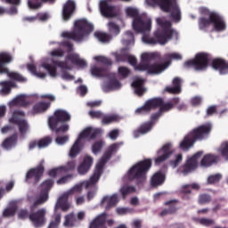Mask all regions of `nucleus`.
<instances>
[{
    "mask_svg": "<svg viewBox=\"0 0 228 228\" xmlns=\"http://www.w3.org/2000/svg\"><path fill=\"white\" fill-rule=\"evenodd\" d=\"M195 142H197L193 136L191 135V132L185 137L180 143V149L182 151H190L193 145H195Z\"/></svg>",
    "mask_w": 228,
    "mask_h": 228,
    "instance_id": "obj_28",
    "label": "nucleus"
},
{
    "mask_svg": "<svg viewBox=\"0 0 228 228\" xmlns=\"http://www.w3.org/2000/svg\"><path fill=\"white\" fill-rule=\"evenodd\" d=\"M106 218L108 214L106 212L98 215L89 224V228H108L106 226Z\"/></svg>",
    "mask_w": 228,
    "mask_h": 228,
    "instance_id": "obj_23",
    "label": "nucleus"
},
{
    "mask_svg": "<svg viewBox=\"0 0 228 228\" xmlns=\"http://www.w3.org/2000/svg\"><path fill=\"white\" fill-rule=\"evenodd\" d=\"M174 151L172 150V143L170 142H167L166 144H164L162 146V148L160 150L158 151V154L159 156V154H167V157L170 158V156H172Z\"/></svg>",
    "mask_w": 228,
    "mask_h": 228,
    "instance_id": "obj_46",
    "label": "nucleus"
},
{
    "mask_svg": "<svg viewBox=\"0 0 228 228\" xmlns=\"http://www.w3.org/2000/svg\"><path fill=\"white\" fill-rule=\"evenodd\" d=\"M152 167V159H145L135 163L127 172L129 181H135L137 186H143L147 181V174Z\"/></svg>",
    "mask_w": 228,
    "mask_h": 228,
    "instance_id": "obj_4",
    "label": "nucleus"
},
{
    "mask_svg": "<svg viewBox=\"0 0 228 228\" xmlns=\"http://www.w3.org/2000/svg\"><path fill=\"white\" fill-rule=\"evenodd\" d=\"M152 127L154 126L152 125V122H145L142 123L136 130L133 132V134L135 138H140L141 134H147V133H150V131H152Z\"/></svg>",
    "mask_w": 228,
    "mask_h": 228,
    "instance_id": "obj_26",
    "label": "nucleus"
},
{
    "mask_svg": "<svg viewBox=\"0 0 228 228\" xmlns=\"http://www.w3.org/2000/svg\"><path fill=\"white\" fill-rule=\"evenodd\" d=\"M70 114L67 110H56L53 116L48 118V126L52 131L58 127L59 124L70 122Z\"/></svg>",
    "mask_w": 228,
    "mask_h": 228,
    "instance_id": "obj_12",
    "label": "nucleus"
},
{
    "mask_svg": "<svg viewBox=\"0 0 228 228\" xmlns=\"http://www.w3.org/2000/svg\"><path fill=\"white\" fill-rule=\"evenodd\" d=\"M211 131H213V124L206 123L195 127L190 133L196 142H203V140L209 138Z\"/></svg>",
    "mask_w": 228,
    "mask_h": 228,
    "instance_id": "obj_13",
    "label": "nucleus"
},
{
    "mask_svg": "<svg viewBox=\"0 0 228 228\" xmlns=\"http://www.w3.org/2000/svg\"><path fill=\"white\" fill-rule=\"evenodd\" d=\"M102 132V130H101V128H94L92 126L84 129L69 150V158L74 159V158H77L81 153V140L85 138H88V140H95L97 136H101Z\"/></svg>",
    "mask_w": 228,
    "mask_h": 228,
    "instance_id": "obj_6",
    "label": "nucleus"
},
{
    "mask_svg": "<svg viewBox=\"0 0 228 228\" xmlns=\"http://www.w3.org/2000/svg\"><path fill=\"white\" fill-rule=\"evenodd\" d=\"M91 74L92 76H94L95 77H108V69L105 68H99L97 66H94L91 68Z\"/></svg>",
    "mask_w": 228,
    "mask_h": 228,
    "instance_id": "obj_36",
    "label": "nucleus"
},
{
    "mask_svg": "<svg viewBox=\"0 0 228 228\" xmlns=\"http://www.w3.org/2000/svg\"><path fill=\"white\" fill-rule=\"evenodd\" d=\"M220 179H222L221 174L211 175L208 178V184H216V183H220Z\"/></svg>",
    "mask_w": 228,
    "mask_h": 228,
    "instance_id": "obj_63",
    "label": "nucleus"
},
{
    "mask_svg": "<svg viewBox=\"0 0 228 228\" xmlns=\"http://www.w3.org/2000/svg\"><path fill=\"white\" fill-rule=\"evenodd\" d=\"M94 31V25L86 20H77L75 21V28L72 32H62L63 38L74 40V42H83V38Z\"/></svg>",
    "mask_w": 228,
    "mask_h": 228,
    "instance_id": "obj_5",
    "label": "nucleus"
},
{
    "mask_svg": "<svg viewBox=\"0 0 228 228\" xmlns=\"http://www.w3.org/2000/svg\"><path fill=\"white\" fill-rule=\"evenodd\" d=\"M108 26H109V31L112 35L117 36L118 35V33H120V27H118V25H117L115 22L110 21L108 23Z\"/></svg>",
    "mask_w": 228,
    "mask_h": 228,
    "instance_id": "obj_60",
    "label": "nucleus"
},
{
    "mask_svg": "<svg viewBox=\"0 0 228 228\" xmlns=\"http://www.w3.org/2000/svg\"><path fill=\"white\" fill-rule=\"evenodd\" d=\"M76 222H77L76 215H74V213H71L65 216L64 225L65 227H74Z\"/></svg>",
    "mask_w": 228,
    "mask_h": 228,
    "instance_id": "obj_47",
    "label": "nucleus"
},
{
    "mask_svg": "<svg viewBox=\"0 0 228 228\" xmlns=\"http://www.w3.org/2000/svg\"><path fill=\"white\" fill-rule=\"evenodd\" d=\"M163 183H165V174H163L161 171L155 173L151 179V184L153 188L161 186Z\"/></svg>",
    "mask_w": 228,
    "mask_h": 228,
    "instance_id": "obj_31",
    "label": "nucleus"
},
{
    "mask_svg": "<svg viewBox=\"0 0 228 228\" xmlns=\"http://www.w3.org/2000/svg\"><path fill=\"white\" fill-rule=\"evenodd\" d=\"M17 133H14L12 135L6 138L3 142L4 149H12L14 143H17Z\"/></svg>",
    "mask_w": 228,
    "mask_h": 228,
    "instance_id": "obj_40",
    "label": "nucleus"
},
{
    "mask_svg": "<svg viewBox=\"0 0 228 228\" xmlns=\"http://www.w3.org/2000/svg\"><path fill=\"white\" fill-rule=\"evenodd\" d=\"M102 147H104L103 141H97L92 146V151L94 154H99L101 151H102Z\"/></svg>",
    "mask_w": 228,
    "mask_h": 228,
    "instance_id": "obj_61",
    "label": "nucleus"
},
{
    "mask_svg": "<svg viewBox=\"0 0 228 228\" xmlns=\"http://www.w3.org/2000/svg\"><path fill=\"white\" fill-rule=\"evenodd\" d=\"M128 56L127 49H122L120 53L116 54V61H127Z\"/></svg>",
    "mask_w": 228,
    "mask_h": 228,
    "instance_id": "obj_59",
    "label": "nucleus"
},
{
    "mask_svg": "<svg viewBox=\"0 0 228 228\" xmlns=\"http://www.w3.org/2000/svg\"><path fill=\"white\" fill-rule=\"evenodd\" d=\"M172 83H173V86H167L166 92H167L168 94H181V78L176 77L173 79Z\"/></svg>",
    "mask_w": 228,
    "mask_h": 228,
    "instance_id": "obj_32",
    "label": "nucleus"
},
{
    "mask_svg": "<svg viewBox=\"0 0 228 228\" xmlns=\"http://www.w3.org/2000/svg\"><path fill=\"white\" fill-rule=\"evenodd\" d=\"M218 162V156L213 154H207L201 159V167H211L214 163Z\"/></svg>",
    "mask_w": 228,
    "mask_h": 228,
    "instance_id": "obj_33",
    "label": "nucleus"
},
{
    "mask_svg": "<svg viewBox=\"0 0 228 228\" xmlns=\"http://www.w3.org/2000/svg\"><path fill=\"white\" fill-rule=\"evenodd\" d=\"M167 69H168V63L154 62L151 64V62H149L148 74H151V75L161 74V72L167 70Z\"/></svg>",
    "mask_w": 228,
    "mask_h": 228,
    "instance_id": "obj_24",
    "label": "nucleus"
},
{
    "mask_svg": "<svg viewBox=\"0 0 228 228\" xmlns=\"http://www.w3.org/2000/svg\"><path fill=\"white\" fill-rule=\"evenodd\" d=\"M45 160H41L36 167L30 168L26 174L25 183L28 184H38L44 175V172H45Z\"/></svg>",
    "mask_w": 228,
    "mask_h": 228,
    "instance_id": "obj_11",
    "label": "nucleus"
},
{
    "mask_svg": "<svg viewBox=\"0 0 228 228\" xmlns=\"http://www.w3.org/2000/svg\"><path fill=\"white\" fill-rule=\"evenodd\" d=\"M69 60L66 59V61H56L53 60L52 63L53 65H55L56 67H59V69H61L62 70H72V68L69 65Z\"/></svg>",
    "mask_w": 228,
    "mask_h": 228,
    "instance_id": "obj_44",
    "label": "nucleus"
},
{
    "mask_svg": "<svg viewBox=\"0 0 228 228\" xmlns=\"http://www.w3.org/2000/svg\"><path fill=\"white\" fill-rule=\"evenodd\" d=\"M92 165H94V158L89 155L85 156L82 163H80L77 167L78 174L80 175H86V174H88V172H90Z\"/></svg>",
    "mask_w": 228,
    "mask_h": 228,
    "instance_id": "obj_20",
    "label": "nucleus"
},
{
    "mask_svg": "<svg viewBox=\"0 0 228 228\" xmlns=\"http://www.w3.org/2000/svg\"><path fill=\"white\" fill-rule=\"evenodd\" d=\"M95 38H97L100 42H108L110 40V35L103 32H95L94 33Z\"/></svg>",
    "mask_w": 228,
    "mask_h": 228,
    "instance_id": "obj_62",
    "label": "nucleus"
},
{
    "mask_svg": "<svg viewBox=\"0 0 228 228\" xmlns=\"http://www.w3.org/2000/svg\"><path fill=\"white\" fill-rule=\"evenodd\" d=\"M202 154L204 151H198L191 157L188 158L185 163L180 167L181 174L184 175H188V174H191L194 170H197V167H199V160L202 158Z\"/></svg>",
    "mask_w": 228,
    "mask_h": 228,
    "instance_id": "obj_14",
    "label": "nucleus"
},
{
    "mask_svg": "<svg viewBox=\"0 0 228 228\" xmlns=\"http://www.w3.org/2000/svg\"><path fill=\"white\" fill-rule=\"evenodd\" d=\"M126 15L134 17L133 28L136 33H142V42L144 44H148L149 45H156V44L165 45V44H167L168 40H172L174 35H175V30L172 28V22L158 18L157 24L160 28L154 32V37H151L147 33H149L151 28H152V20L138 16V10L133 7L126 9Z\"/></svg>",
    "mask_w": 228,
    "mask_h": 228,
    "instance_id": "obj_1",
    "label": "nucleus"
},
{
    "mask_svg": "<svg viewBox=\"0 0 228 228\" xmlns=\"http://www.w3.org/2000/svg\"><path fill=\"white\" fill-rule=\"evenodd\" d=\"M45 215L46 211L45 208H40L37 212L31 213L29 215V220L35 227H42L45 224Z\"/></svg>",
    "mask_w": 228,
    "mask_h": 228,
    "instance_id": "obj_17",
    "label": "nucleus"
},
{
    "mask_svg": "<svg viewBox=\"0 0 228 228\" xmlns=\"http://www.w3.org/2000/svg\"><path fill=\"white\" fill-rule=\"evenodd\" d=\"M183 65L186 69L192 68L198 71L206 70L209 65V53H197L194 59L186 61Z\"/></svg>",
    "mask_w": 228,
    "mask_h": 228,
    "instance_id": "obj_8",
    "label": "nucleus"
},
{
    "mask_svg": "<svg viewBox=\"0 0 228 228\" xmlns=\"http://www.w3.org/2000/svg\"><path fill=\"white\" fill-rule=\"evenodd\" d=\"M0 85L2 86V93L4 94V95H8V94L12 92V88L15 86V83L12 81H2Z\"/></svg>",
    "mask_w": 228,
    "mask_h": 228,
    "instance_id": "obj_42",
    "label": "nucleus"
},
{
    "mask_svg": "<svg viewBox=\"0 0 228 228\" xmlns=\"http://www.w3.org/2000/svg\"><path fill=\"white\" fill-rule=\"evenodd\" d=\"M12 106H21V108H26V106L29 105V102L26 101V96L24 94H20L17 96L12 102Z\"/></svg>",
    "mask_w": 228,
    "mask_h": 228,
    "instance_id": "obj_37",
    "label": "nucleus"
},
{
    "mask_svg": "<svg viewBox=\"0 0 228 228\" xmlns=\"http://www.w3.org/2000/svg\"><path fill=\"white\" fill-rule=\"evenodd\" d=\"M100 12L102 15L107 19L117 17L116 7L110 4L106 0H102L100 2Z\"/></svg>",
    "mask_w": 228,
    "mask_h": 228,
    "instance_id": "obj_18",
    "label": "nucleus"
},
{
    "mask_svg": "<svg viewBox=\"0 0 228 228\" xmlns=\"http://www.w3.org/2000/svg\"><path fill=\"white\" fill-rule=\"evenodd\" d=\"M107 77H109V88H120V82L117 79L115 73H108Z\"/></svg>",
    "mask_w": 228,
    "mask_h": 228,
    "instance_id": "obj_39",
    "label": "nucleus"
},
{
    "mask_svg": "<svg viewBox=\"0 0 228 228\" xmlns=\"http://www.w3.org/2000/svg\"><path fill=\"white\" fill-rule=\"evenodd\" d=\"M61 222V214L56 213L53 215V219L50 222L48 228H58Z\"/></svg>",
    "mask_w": 228,
    "mask_h": 228,
    "instance_id": "obj_52",
    "label": "nucleus"
},
{
    "mask_svg": "<svg viewBox=\"0 0 228 228\" xmlns=\"http://www.w3.org/2000/svg\"><path fill=\"white\" fill-rule=\"evenodd\" d=\"M179 102H181L179 97H175L166 103L163 98H153L148 100L142 107L138 108L135 113L137 115H147V113H151V110H156V108H159L161 113H167V111L174 110V107L177 106Z\"/></svg>",
    "mask_w": 228,
    "mask_h": 228,
    "instance_id": "obj_3",
    "label": "nucleus"
},
{
    "mask_svg": "<svg viewBox=\"0 0 228 228\" xmlns=\"http://www.w3.org/2000/svg\"><path fill=\"white\" fill-rule=\"evenodd\" d=\"M38 142V149H45V147H49L51 143H53V138L51 136H45L42 139L37 140Z\"/></svg>",
    "mask_w": 228,
    "mask_h": 228,
    "instance_id": "obj_48",
    "label": "nucleus"
},
{
    "mask_svg": "<svg viewBox=\"0 0 228 228\" xmlns=\"http://www.w3.org/2000/svg\"><path fill=\"white\" fill-rule=\"evenodd\" d=\"M66 60H69V61H71V63H73L74 65H77V67H82V69H85V67H86V61L79 58V55L77 54H69L66 57Z\"/></svg>",
    "mask_w": 228,
    "mask_h": 228,
    "instance_id": "obj_34",
    "label": "nucleus"
},
{
    "mask_svg": "<svg viewBox=\"0 0 228 228\" xmlns=\"http://www.w3.org/2000/svg\"><path fill=\"white\" fill-rule=\"evenodd\" d=\"M158 58V53H144L141 55V63L135 66V70H139L140 72H145L149 74V63L152 61V60H156Z\"/></svg>",
    "mask_w": 228,
    "mask_h": 228,
    "instance_id": "obj_15",
    "label": "nucleus"
},
{
    "mask_svg": "<svg viewBox=\"0 0 228 228\" xmlns=\"http://www.w3.org/2000/svg\"><path fill=\"white\" fill-rule=\"evenodd\" d=\"M42 0H28V6L30 10H38L42 8Z\"/></svg>",
    "mask_w": 228,
    "mask_h": 228,
    "instance_id": "obj_58",
    "label": "nucleus"
},
{
    "mask_svg": "<svg viewBox=\"0 0 228 228\" xmlns=\"http://www.w3.org/2000/svg\"><path fill=\"white\" fill-rule=\"evenodd\" d=\"M118 149V144L113 143L110 146L108 147L107 151L103 153L102 157L100 159V160L97 162L94 172L92 175V176L89 178V180L84 182L85 188L86 190H90V188H93V190L89 191L87 192V200L90 202L92 199L95 197V194L97 193V183H99V179H101V175L104 174V167L106 165V162L111 159V156L117 152V150Z\"/></svg>",
    "mask_w": 228,
    "mask_h": 228,
    "instance_id": "obj_2",
    "label": "nucleus"
},
{
    "mask_svg": "<svg viewBox=\"0 0 228 228\" xmlns=\"http://www.w3.org/2000/svg\"><path fill=\"white\" fill-rule=\"evenodd\" d=\"M54 185V180L53 179H47L45 180L41 183V193H46V195H49V191H51V188Z\"/></svg>",
    "mask_w": 228,
    "mask_h": 228,
    "instance_id": "obj_38",
    "label": "nucleus"
},
{
    "mask_svg": "<svg viewBox=\"0 0 228 228\" xmlns=\"http://www.w3.org/2000/svg\"><path fill=\"white\" fill-rule=\"evenodd\" d=\"M12 61H13V56H12V53L8 52L0 53V74H7L10 79H13L19 83H26L27 79L26 77H22V75L17 72H10L7 65H10Z\"/></svg>",
    "mask_w": 228,
    "mask_h": 228,
    "instance_id": "obj_7",
    "label": "nucleus"
},
{
    "mask_svg": "<svg viewBox=\"0 0 228 228\" xmlns=\"http://www.w3.org/2000/svg\"><path fill=\"white\" fill-rule=\"evenodd\" d=\"M48 175L50 177H58V175H63V170L61 167L51 169L48 171Z\"/></svg>",
    "mask_w": 228,
    "mask_h": 228,
    "instance_id": "obj_64",
    "label": "nucleus"
},
{
    "mask_svg": "<svg viewBox=\"0 0 228 228\" xmlns=\"http://www.w3.org/2000/svg\"><path fill=\"white\" fill-rule=\"evenodd\" d=\"M213 22H211V20L206 17H201L199 19V28L201 30L207 29V28H209Z\"/></svg>",
    "mask_w": 228,
    "mask_h": 228,
    "instance_id": "obj_50",
    "label": "nucleus"
},
{
    "mask_svg": "<svg viewBox=\"0 0 228 228\" xmlns=\"http://www.w3.org/2000/svg\"><path fill=\"white\" fill-rule=\"evenodd\" d=\"M42 67L43 69H45V70H47L51 77H56V76H58V69L56 68V65L50 63H43Z\"/></svg>",
    "mask_w": 228,
    "mask_h": 228,
    "instance_id": "obj_41",
    "label": "nucleus"
},
{
    "mask_svg": "<svg viewBox=\"0 0 228 228\" xmlns=\"http://www.w3.org/2000/svg\"><path fill=\"white\" fill-rule=\"evenodd\" d=\"M119 118L117 115H103L102 119V124L103 126H110V124H113V122H118Z\"/></svg>",
    "mask_w": 228,
    "mask_h": 228,
    "instance_id": "obj_43",
    "label": "nucleus"
},
{
    "mask_svg": "<svg viewBox=\"0 0 228 228\" xmlns=\"http://www.w3.org/2000/svg\"><path fill=\"white\" fill-rule=\"evenodd\" d=\"M76 13V2L74 0H68L62 6V19L65 22L72 19V15Z\"/></svg>",
    "mask_w": 228,
    "mask_h": 228,
    "instance_id": "obj_16",
    "label": "nucleus"
},
{
    "mask_svg": "<svg viewBox=\"0 0 228 228\" xmlns=\"http://www.w3.org/2000/svg\"><path fill=\"white\" fill-rule=\"evenodd\" d=\"M211 202V195L209 194H200L198 198V204H200V206H204L206 204H209Z\"/></svg>",
    "mask_w": 228,
    "mask_h": 228,
    "instance_id": "obj_57",
    "label": "nucleus"
},
{
    "mask_svg": "<svg viewBox=\"0 0 228 228\" xmlns=\"http://www.w3.org/2000/svg\"><path fill=\"white\" fill-rule=\"evenodd\" d=\"M191 190H200V185L198 183H192L182 186L180 193L183 200H190V199H191Z\"/></svg>",
    "mask_w": 228,
    "mask_h": 228,
    "instance_id": "obj_21",
    "label": "nucleus"
},
{
    "mask_svg": "<svg viewBox=\"0 0 228 228\" xmlns=\"http://www.w3.org/2000/svg\"><path fill=\"white\" fill-rule=\"evenodd\" d=\"M200 12L202 15H208L210 19L212 24H214V29L217 32L225 31L227 29V25L225 24V20L224 17L220 15V13L216 12H211L206 7H201Z\"/></svg>",
    "mask_w": 228,
    "mask_h": 228,
    "instance_id": "obj_9",
    "label": "nucleus"
},
{
    "mask_svg": "<svg viewBox=\"0 0 228 228\" xmlns=\"http://www.w3.org/2000/svg\"><path fill=\"white\" fill-rule=\"evenodd\" d=\"M211 67L222 75L228 73V61L225 59L215 58L211 62Z\"/></svg>",
    "mask_w": 228,
    "mask_h": 228,
    "instance_id": "obj_19",
    "label": "nucleus"
},
{
    "mask_svg": "<svg viewBox=\"0 0 228 228\" xmlns=\"http://www.w3.org/2000/svg\"><path fill=\"white\" fill-rule=\"evenodd\" d=\"M174 1L175 0H150L151 4H157L162 12H170Z\"/></svg>",
    "mask_w": 228,
    "mask_h": 228,
    "instance_id": "obj_29",
    "label": "nucleus"
},
{
    "mask_svg": "<svg viewBox=\"0 0 228 228\" xmlns=\"http://www.w3.org/2000/svg\"><path fill=\"white\" fill-rule=\"evenodd\" d=\"M49 108H51V102H39L33 106L32 111L34 115H38V113H45Z\"/></svg>",
    "mask_w": 228,
    "mask_h": 228,
    "instance_id": "obj_30",
    "label": "nucleus"
},
{
    "mask_svg": "<svg viewBox=\"0 0 228 228\" xmlns=\"http://www.w3.org/2000/svg\"><path fill=\"white\" fill-rule=\"evenodd\" d=\"M171 18L175 22L181 21V9H179V6L177 5L173 6V10L171 12Z\"/></svg>",
    "mask_w": 228,
    "mask_h": 228,
    "instance_id": "obj_49",
    "label": "nucleus"
},
{
    "mask_svg": "<svg viewBox=\"0 0 228 228\" xmlns=\"http://www.w3.org/2000/svg\"><path fill=\"white\" fill-rule=\"evenodd\" d=\"M218 152L221 153V156H223L224 159L228 160V141H224L221 143Z\"/></svg>",
    "mask_w": 228,
    "mask_h": 228,
    "instance_id": "obj_53",
    "label": "nucleus"
},
{
    "mask_svg": "<svg viewBox=\"0 0 228 228\" xmlns=\"http://www.w3.org/2000/svg\"><path fill=\"white\" fill-rule=\"evenodd\" d=\"M69 195L70 194L69 192H66L59 198L55 206V211L60 208L62 211H69V209H70V204L69 203Z\"/></svg>",
    "mask_w": 228,
    "mask_h": 228,
    "instance_id": "obj_25",
    "label": "nucleus"
},
{
    "mask_svg": "<svg viewBox=\"0 0 228 228\" xmlns=\"http://www.w3.org/2000/svg\"><path fill=\"white\" fill-rule=\"evenodd\" d=\"M134 191H136V188L134 186L125 185L120 189V193L123 199H126V197L130 193H134Z\"/></svg>",
    "mask_w": 228,
    "mask_h": 228,
    "instance_id": "obj_51",
    "label": "nucleus"
},
{
    "mask_svg": "<svg viewBox=\"0 0 228 228\" xmlns=\"http://www.w3.org/2000/svg\"><path fill=\"white\" fill-rule=\"evenodd\" d=\"M95 61H98V63H102V65H106L107 67H110V65H113V61H111V59L100 55L94 57Z\"/></svg>",
    "mask_w": 228,
    "mask_h": 228,
    "instance_id": "obj_54",
    "label": "nucleus"
},
{
    "mask_svg": "<svg viewBox=\"0 0 228 228\" xmlns=\"http://www.w3.org/2000/svg\"><path fill=\"white\" fill-rule=\"evenodd\" d=\"M26 113L22 110H14L12 116L9 119L10 124H14L18 126L21 136H26L28 131H29V123L24 118Z\"/></svg>",
    "mask_w": 228,
    "mask_h": 228,
    "instance_id": "obj_10",
    "label": "nucleus"
},
{
    "mask_svg": "<svg viewBox=\"0 0 228 228\" xmlns=\"http://www.w3.org/2000/svg\"><path fill=\"white\" fill-rule=\"evenodd\" d=\"M61 168L62 169L63 174L73 172V170H76V160L69 161L66 166H62Z\"/></svg>",
    "mask_w": 228,
    "mask_h": 228,
    "instance_id": "obj_56",
    "label": "nucleus"
},
{
    "mask_svg": "<svg viewBox=\"0 0 228 228\" xmlns=\"http://www.w3.org/2000/svg\"><path fill=\"white\" fill-rule=\"evenodd\" d=\"M118 202V196H117V194H113L111 196H104L101 201V206H104V204H107L105 209L108 210L111 209V208H115Z\"/></svg>",
    "mask_w": 228,
    "mask_h": 228,
    "instance_id": "obj_27",
    "label": "nucleus"
},
{
    "mask_svg": "<svg viewBox=\"0 0 228 228\" xmlns=\"http://www.w3.org/2000/svg\"><path fill=\"white\" fill-rule=\"evenodd\" d=\"M49 200V195L47 193H40L37 200L34 201V203L30 206V211H34L38 208V206H42V204H45Z\"/></svg>",
    "mask_w": 228,
    "mask_h": 228,
    "instance_id": "obj_35",
    "label": "nucleus"
},
{
    "mask_svg": "<svg viewBox=\"0 0 228 228\" xmlns=\"http://www.w3.org/2000/svg\"><path fill=\"white\" fill-rule=\"evenodd\" d=\"M172 60H183V56L177 53H166L164 55V61L168 63V67L172 63Z\"/></svg>",
    "mask_w": 228,
    "mask_h": 228,
    "instance_id": "obj_45",
    "label": "nucleus"
},
{
    "mask_svg": "<svg viewBox=\"0 0 228 228\" xmlns=\"http://www.w3.org/2000/svg\"><path fill=\"white\" fill-rule=\"evenodd\" d=\"M177 202L179 200H171L168 201H166L164 205L167 206V208H164L160 213L159 216H167L168 215H174L175 213H177Z\"/></svg>",
    "mask_w": 228,
    "mask_h": 228,
    "instance_id": "obj_22",
    "label": "nucleus"
},
{
    "mask_svg": "<svg viewBox=\"0 0 228 228\" xmlns=\"http://www.w3.org/2000/svg\"><path fill=\"white\" fill-rule=\"evenodd\" d=\"M28 70H29V72H31L32 74H34V76H37V77H41L42 79H44V77H45L46 74L44 72H38L37 71V66H35V64H28L27 66Z\"/></svg>",
    "mask_w": 228,
    "mask_h": 228,
    "instance_id": "obj_55",
    "label": "nucleus"
}]
</instances>
